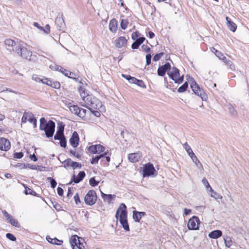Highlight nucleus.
<instances>
[{
	"label": "nucleus",
	"instance_id": "33",
	"mask_svg": "<svg viewBox=\"0 0 249 249\" xmlns=\"http://www.w3.org/2000/svg\"><path fill=\"white\" fill-rule=\"evenodd\" d=\"M133 218L134 220L136 222H140L141 217L139 214V212L136 210L133 211Z\"/></svg>",
	"mask_w": 249,
	"mask_h": 249
},
{
	"label": "nucleus",
	"instance_id": "32",
	"mask_svg": "<svg viewBox=\"0 0 249 249\" xmlns=\"http://www.w3.org/2000/svg\"><path fill=\"white\" fill-rule=\"evenodd\" d=\"M4 44L6 46H9V47H13V48H15L18 45H16L15 42L11 39H5L4 41Z\"/></svg>",
	"mask_w": 249,
	"mask_h": 249
},
{
	"label": "nucleus",
	"instance_id": "8",
	"mask_svg": "<svg viewBox=\"0 0 249 249\" xmlns=\"http://www.w3.org/2000/svg\"><path fill=\"white\" fill-rule=\"evenodd\" d=\"M183 147L185 150L186 151L188 154L189 155L190 157L192 160L193 161L196 165H197L198 164H199L201 166H202V164L200 163L194 152L193 151L192 149H191V147L189 145L188 143L186 142L183 144Z\"/></svg>",
	"mask_w": 249,
	"mask_h": 249
},
{
	"label": "nucleus",
	"instance_id": "46",
	"mask_svg": "<svg viewBox=\"0 0 249 249\" xmlns=\"http://www.w3.org/2000/svg\"><path fill=\"white\" fill-rule=\"evenodd\" d=\"M8 222L13 226L15 227H19V224L18 221L16 220L15 219L13 218V217L10 218Z\"/></svg>",
	"mask_w": 249,
	"mask_h": 249
},
{
	"label": "nucleus",
	"instance_id": "35",
	"mask_svg": "<svg viewBox=\"0 0 249 249\" xmlns=\"http://www.w3.org/2000/svg\"><path fill=\"white\" fill-rule=\"evenodd\" d=\"M228 110L230 114L234 117H236L238 115L237 111L234 109L233 107L230 105L228 107Z\"/></svg>",
	"mask_w": 249,
	"mask_h": 249
},
{
	"label": "nucleus",
	"instance_id": "41",
	"mask_svg": "<svg viewBox=\"0 0 249 249\" xmlns=\"http://www.w3.org/2000/svg\"><path fill=\"white\" fill-rule=\"evenodd\" d=\"M73 161L70 158L65 160L63 162L64 163V167L67 168L69 167H71Z\"/></svg>",
	"mask_w": 249,
	"mask_h": 249
},
{
	"label": "nucleus",
	"instance_id": "47",
	"mask_svg": "<svg viewBox=\"0 0 249 249\" xmlns=\"http://www.w3.org/2000/svg\"><path fill=\"white\" fill-rule=\"evenodd\" d=\"M87 111L86 109L80 108V110H79L78 112L79 117L80 118H84L86 116Z\"/></svg>",
	"mask_w": 249,
	"mask_h": 249
},
{
	"label": "nucleus",
	"instance_id": "39",
	"mask_svg": "<svg viewBox=\"0 0 249 249\" xmlns=\"http://www.w3.org/2000/svg\"><path fill=\"white\" fill-rule=\"evenodd\" d=\"M99 183V181L95 179V177H92L89 180V184L92 187L97 186Z\"/></svg>",
	"mask_w": 249,
	"mask_h": 249
},
{
	"label": "nucleus",
	"instance_id": "64",
	"mask_svg": "<svg viewBox=\"0 0 249 249\" xmlns=\"http://www.w3.org/2000/svg\"><path fill=\"white\" fill-rule=\"evenodd\" d=\"M52 87L56 89H58L60 88V84L58 81H53Z\"/></svg>",
	"mask_w": 249,
	"mask_h": 249
},
{
	"label": "nucleus",
	"instance_id": "27",
	"mask_svg": "<svg viewBox=\"0 0 249 249\" xmlns=\"http://www.w3.org/2000/svg\"><path fill=\"white\" fill-rule=\"evenodd\" d=\"M86 174L85 172L83 171H80L77 176H75V178H74L75 181H74V183H78L81 182L85 177Z\"/></svg>",
	"mask_w": 249,
	"mask_h": 249
},
{
	"label": "nucleus",
	"instance_id": "30",
	"mask_svg": "<svg viewBox=\"0 0 249 249\" xmlns=\"http://www.w3.org/2000/svg\"><path fill=\"white\" fill-rule=\"evenodd\" d=\"M69 107V109L71 111V112L79 116V110H80V107L77 106V105H72V106H70V107Z\"/></svg>",
	"mask_w": 249,
	"mask_h": 249
},
{
	"label": "nucleus",
	"instance_id": "1",
	"mask_svg": "<svg viewBox=\"0 0 249 249\" xmlns=\"http://www.w3.org/2000/svg\"><path fill=\"white\" fill-rule=\"evenodd\" d=\"M126 206L124 203H121L115 213V218L119 220L122 227L126 231H129V226L127 219Z\"/></svg>",
	"mask_w": 249,
	"mask_h": 249
},
{
	"label": "nucleus",
	"instance_id": "34",
	"mask_svg": "<svg viewBox=\"0 0 249 249\" xmlns=\"http://www.w3.org/2000/svg\"><path fill=\"white\" fill-rule=\"evenodd\" d=\"M188 88V83L187 82L184 83L183 85L179 87L178 89V92L179 93H182L185 92Z\"/></svg>",
	"mask_w": 249,
	"mask_h": 249
},
{
	"label": "nucleus",
	"instance_id": "45",
	"mask_svg": "<svg viewBox=\"0 0 249 249\" xmlns=\"http://www.w3.org/2000/svg\"><path fill=\"white\" fill-rule=\"evenodd\" d=\"M202 182L206 186V187L207 188V189L210 188V191L213 192V190L212 188L211 187L209 183L208 182V180L206 179V178H204L202 179Z\"/></svg>",
	"mask_w": 249,
	"mask_h": 249
},
{
	"label": "nucleus",
	"instance_id": "11",
	"mask_svg": "<svg viewBox=\"0 0 249 249\" xmlns=\"http://www.w3.org/2000/svg\"><path fill=\"white\" fill-rule=\"evenodd\" d=\"M88 149L90 153L95 154L104 152L105 147L101 144H95L89 146Z\"/></svg>",
	"mask_w": 249,
	"mask_h": 249
},
{
	"label": "nucleus",
	"instance_id": "5",
	"mask_svg": "<svg viewBox=\"0 0 249 249\" xmlns=\"http://www.w3.org/2000/svg\"><path fill=\"white\" fill-rule=\"evenodd\" d=\"M142 174L143 178L156 177L158 174V172L155 169L153 164L148 162L143 165Z\"/></svg>",
	"mask_w": 249,
	"mask_h": 249
},
{
	"label": "nucleus",
	"instance_id": "19",
	"mask_svg": "<svg viewBox=\"0 0 249 249\" xmlns=\"http://www.w3.org/2000/svg\"><path fill=\"white\" fill-rule=\"evenodd\" d=\"M227 25L228 29L231 31L234 32L236 30L237 25L228 17H226Z\"/></svg>",
	"mask_w": 249,
	"mask_h": 249
},
{
	"label": "nucleus",
	"instance_id": "25",
	"mask_svg": "<svg viewBox=\"0 0 249 249\" xmlns=\"http://www.w3.org/2000/svg\"><path fill=\"white\" fill-rule=\"evenodd\" d=\"M46 240L48 242L52 244L61 245L63 243V241L56 238V237L52 238L49 235L46 236Z\"/></svg>",
	"mask_w": 249,
	"mask_h": 249
},
{
	"label": "nucleus",
	"instance_id": "57",
	"mask_svg": "<svg viewBox=\"0 0 249 249\" xmlns=\"http://www.w3.org/2000/svg\"><path fill=\"white\" fill-rule=\"evenodd\" d=\"M140 33L137 31L132 34L131 38L133 40H135L136 39L140 37Z\"/></svg>",
	"mask_w": 249,
	"mask_h": 249
},
{
	"label": "nucleus",
	"instance_id": "53",
	"mask_svg": "<svg viewBox=\"0 0 249 249\" xmlns=\"http://www.w3.org/2000/svg\"><path fill=\"white\" fill-rule=\"evenodd\" d=\"M151 58L152 55L150 53H147L146 55L145 58H146V65L147 66L151 64Z\"/></svg>",
	"mask_w": 249,
	"mask_h": 249
},
{
	"label": "nucleus",
	"instance_id": "20",
	"mask_svg": "<svg viewBox=\"0 0 249 249\" xmlns=\"http://www.w3.org/2000/svg\"><path fill=\"white\" fill-rule=\"evenodd\" d=\"M93 103L89 107V108H91L96 109H100L102 107V103L98 98L92 99Z\"/></svg>",
	"mask_w": 249,
	"mask_h": 249
},
{
	"label": "nucleus",
	"instance_id": "6",
	"mask_svg": "<svg viewBox=\"0 0 249 249\" xmlns=\"http://www.w3.org/2000/svg\"><path fill=\"white\" fill-rule=\"evenodd\" d=\"M83 239L80 238L76 235H72L70 239V243L72 248V249H87L85 247L86 243L81 242Z\"/></svg>",
	"mask_w": 249,
	"mask_h": 249
},
{
	"label": "nucleus",
	"instance_id": "23",
	"mask_svg": "<svg viewBox=\"0 0 249 249\" xmlns=\"http://www.w3.org/2000/svg\"><path fill=\"white\" fill-rule=\"evenodd\" d=\"M107 152H105L99 155L93 156L92 159L90 160V163L92 165L98 163V161L102 158H104L106 155H107Z\"/></svg>",
	"mask_w": 249,
	"mask_h": 249
},
{
	"label": "nucleus",
	"instance_id": "58",
	"mask_svg": "<svg viewBox=\"0 0 249 249\" xmlns=\"http://www.w3.org/2000/svg\"><path fill=\"white\" fill-rule=\"evenodd\" d=\"M29 116L30 117H28V121L30 123L33 124L34 121L36 120V117L34 116L32 113L30 112Z\"/></svg>",
	"mask_w": 249,
	"mask_h": 249
},
{
	"label": "nucleus",
	"instance_id": "24",
	"mask_svg": "<svg viewBox=\"0 0 249 249\" xmlns=\"http://www.w3.org/2000/svg\"><path fill=\"white\" fill-rule=\"evenodd\" d=\"M109 29L112 33H115L117 29V21L115 18H112L109 23Z\"/></svg>",
	"mask_w": 249,
	"mask_h": 249
},
{
	"label": "nucleus",
	"instance_id": "60",
	"mask_svg": "<svg viewBox=\"0 0 249 249\" xmlns=\"http://www.w3.org/2000/svg\"><path fill=\"white\" fill-rule=\"evenodd\" d=\"M2 213L3 214V215L5 217V218L8 221L12 217V216L10 214H9L5 210L2 211Z\"/></svg>",
	"mask_w": 249,
	"mask_h": 249
},
{
	"label": "nucleus",
	"instance_id": "56",
	"mask_svg": "<svg viewBox=\"0 0 249 249\" xmlns=\"http://www.w3.org/2000/svg\"><path fill=\"white\" fill-rule=\"evenodd\" d=\"M135 84L139 86L140 87L142 88H146V86L142 80L138 79Z\"/></svg>",
	"mask_w": 249,
	"mask_h": 249
},
{
	"label": "nucleus",
	"instance_id": "2",
	"mask_svg": "<svg viewBox=\"0 0 249 249\" xmlns=\"http://www.w3.org/2000/svg\"><path fill=\"white\" fill-rule=\"evenodd\" d=\"M55 124L53 121L50 120L47 121L44 117L40 119L39 129L45 132L46 138L53 137L55 131Z\"/></svg>",
	"mask_w": 249,
	"mask_h": 249
},
{
	"label": "nucleus",
	"instance_id": "44",
	"mask_svg": "<svg viewBox=\"0 0 249 249\" xmlns=\"http://www.w3.org/2000/svg\"><path fill=\"white\" fill-rule=\"evenodd\" d=\"M65 126V124H64L62 122L59 123L57 127V131L64 132Z\"/></svg>",
	"mask_w": 249,
	"mask_h": 249
},
{
	"label": "nucleus",
	"instance_id": "12",
	"mask_svg": "<svg viewBox=\"0 0 249 249\" xmlns=\"http://www.w3.org/2000/svg\"><path fill=\"white\" fill-rule=\"evenodd\" d=\"M55 24L57 25V29L59 31L63 30L65 27V23L63 18L62 14H59L57 16L55 21Z\"/></svg>",
	"mask_w": 249,
	"mask_h": 249
},
{
	"label": "nucleus",
	"instance_id": "3",
	"mask_svg": "<svg viewBox=\"0 0 249 249\" xmlns=\"http://www.w3.org/2000/svg\"><path fill=\"white\" fill-rule=\"evenodd\" d=\"M186 77L187 79L188 80L190 79V81L191 82L190 87L194 94L197 95L198 96L201 98L202 100L206 101L207 98V95L205 93L204 90L200 89L198 85L193 77H191L189 75H187Z\"/></svg>",
	"mask_w": 249,
	"mask_h": 249
},
{
	"label": "nucleus",
	"instance_id": "10",
	"mask_svg": "<svg viewBox=\"0 0 249 249\" xmlns=\"http://www.w3.org/2000/svg\"><path fill=\"white\" fill-rule=\"evenodd\" d=\"M171 69V64L169 62H166L164 65L159 67L157 70V74L160 76H164L166 72L169 71Z\"/></svg>",
	"mask_w": 249,
	"mask_h": 249
},
{
	"label": "nucleus",
	"instance_id": "21",
	"mask_svg": "<svg viewBox=\"0 0 249 249\" xmlns=\"http://www.w3.org/2000/svg\"><path fill=\"white\" fill-rule=\"evenodd\" d=\"M222 235V232L219 230H213L210 232L208 235L212 239H217Z\"/></svg>",
	"mask_w": 249,
	"mask_h": 249
},
{
	"label": "nucleus",
	"instance_id": "31",
	"mask_svg": "<svg viewBox=\"0 0 249 249\" xmlns=\"http://www.w3.org/2000/svg\"><path fill=\"white\" fill-rule=\"evenodd\" d=\"M222 60L231 70H235V66L231 60L227 59L226 57H223Z\"/></svg>",
	"mask_w": 249,
	"mask_h": 249
},
{
	"label": "nucleus",
	"instance_id": "14",
	"mask_svg": "<svg viewBox=\"0 0 249 249\" xmlns=\"http://www.w3.org/2000/svg\"><path fill=\"white\" fill-rule=\"evenodd\" d=\"M79 137L77 132L74 131L70 139V144L73 147L76 148L79 145Z\"/></svg>",
	"mask_w": 249,
	"mask_h": 249
},
{
	"label": "nucleus",
	"instance_id": "43",
	"mask_svg": "<svg viewBox=\"0 0 249 249\" xmlns=\"http://www.w3.org/2000/svg\"><path fill=\"white\" fill-rule=\"evenodd\" d=\"M164 54L163 52L155 54L153 56V60L155 62L159 61Z\"/></svg>",
	"mask_w": 249,
	"mask_h": 249
},
{
	"label": "nucleus",
	"instance_id": "49",
	"mask_svg": "<svg viewBox=\"0 0 249 249\" xmlns=\"http://www.w3.org/2000/svg\"><path fill=\"white\" fill-rule=\"evenodd\" d=\"M29 114L30 112H24L21 118L22 123L25 124L27 122V120L28 121V117H30Z\"/></svg>",
	"mask_w": 249,
	"mask_h": 249
},
{
	"label": "nucleus",
	"instance_id": "37",
	"mask_svg": "<svg viewBox=\"0 0 249 249\" xmlns=\"http://www.w3.org/2000/svg\"><path fill=\"white\" fill-rule=\"evenodd\" d=\"M24 193L26 195H31L34 196H38V194L34 190H33L32 189L29 188L28 187L25 188V190L24 191Z\"/></svg>",
	"mask_w": 249,
	"mask_h": 249
},
{
	"label": "nucleus",
	"instance_id": "15",
	"mask_svg": "<svg viewBox=\"0 0 249 249\" xmlns=\"http://www.w3.org/2000/svg\"><path fill=\"white\" fill-rule=\"evenodd\" d=\"M127 41L124 36L119 37L115 40V46L117 48H121L126 44Z\"/></svg>",
	"mask_w": 249,
	"mask_h": 249
},
{
	"label": "nucleus",
	"instance_id": "38",
	"mask_svg": "<svg viewBox=\"0 0 249 249\" xmlns=\"http://www.w3.org/2000/svg\"><path fill=\"white\" fill-rule=\"evenodd\" d=\"M128 23L127 19H122L120 23L121 28L123 30H125L127 27Z\"/></svg>",
	"mask_w": 249,
	"mask_h": 249
},
{
	"label": "nucleus",
	"instance_id": "4",
	"mask_svg": "<svg viewBox=\"0 0 249 249\" xmlns=\"http://www.w3.org/2000/svg\"><path fill=\"white\" fill-rule=\"evenodd\" d=\"M13 51L23 58L30 61L31 60L32 52L21 44H18L15 48H13Z\"/></svg>",
	"mask_w": 249,
	"mask_h": 249
},
{
	"label": "nucleus",
	"instance_id": "18",
	"mask_svg": "<svg viewBox=\"0 0 249 249\" xmlns=\"http://www.w3.org/2000/svg\"><path fill=\"white\" fill-rule=\"evenodd\" d=\"M141 155L138 153H133L128 154V159L131 162H137L140 159Z\"/></svg>",
	"mask_w": 249,
	"mask_h": 249
},
{
	"label": "nucleus",
	"instance_id": "59",
	"mask_svg": "<svg viewBox=\"0 0 249 249\" xmlns=\"http://www.w3.org/2000/svg\"><path fill=\"white\" fill-rule=\"evenodd\" d=\"M41 76H38L36 74H33L32 76L33 80L36 81L37 82H41L42 78Z\"/></svg>",
	"mask_w": 249,
	"mask_h": 249
},
{
	"label": "nucleus",
	"instance_id": "22",
	"mask_svg": "<svg viewBox=\"0 0 249 249\" xmlns=\"http://www.w3.org/2000/svg\"><path fill=\"white\" fill-rule=\"evenodd\" d=\"M101 195L104 201L107 202L108 203H110L111 201L114 199L115 197V195H111V194H106L102 192L101 191Z\"/></svg>",
	"mask_w": 249,
	"mask_h": 249
},
{
	"label": "nucleus",
	"instance_id": "7",
	"mask_svg": "<svg viewBox=\"0 0 249 249\" xmlns=\"http://www.w3.org/2000/svg\"><path fill=\"white\" fill-rule=\"evenodd\" d=\"M97 196L96 192L93 190L89 191L84 197L85 203L89 206H92L97 201Z\"/></svg>",
	"mask_w": 249,
	"mask_h": 249
},
{
	"label": "nucleus",
	"instance_id": "50",
	"mask_svg": "<svg viewBox=\"0 0 249 249\" xmlns=\"http://www.w3.org/2000/svg\"><path fill=\"white\" fill-rule=\"evenodd\" d=\"M6 237L9 240L12 241H15L17 239L16 236L11 233H7L6 234Z\"/></svg>",
	"mask_w": 249,
	"mask_h": 249
},
{
	"label": "nucleus",
	"instance_id": "52",
	"mask_svg": "<svg viewBox=\"0 0 249 249\" xmlns=\"http://www.w3.org/2000/svg\"><path fill=\"white\" fill-rule=\"evenodd\" d=\"M81 167H82V165L80 163L73 161L71 167L73 169H75L77 168L80 169L81 168Z\"/></svg>",
	"mask_w": 249,
	"mask_h": 249
},
{
	"label": "nucleus",
	"instance_id": "48",
	"mask_svg": "<svg viewBox=\"0 0 249 249\" xmlns=\"http://www.w3.org/2000/svg\"><path fill=\"white\" fill-rule=\"evenodd\" d=\"M59 144L60 146L63 148H65L67 146V140L66 137L59 140Z\"/></svg>",
	"mask_w": 249,
	"mask_h": 249
},
{
	"label": "nucleus",
	"instance_id": "26",
	"mask_svg": "<svg viewBox=\"0 0 249 249\" xmlns=\"http://www.w3.org/2000/svg\"><path fill=\"white\" fill-rule=\"evenodd\" d=\"M65 76L68 77L70 78L74 79L76 82H79V77H76V75L74 72H71L69 70H67L66 71V72H65Z\"/></svg>",
	"mask_w": 249,
	"mask_h": 249
},
{
	"label": "nucleus",
	"instance_id": "40",
	"mask_svg": "<svg viewBox=\"0 0 249 249\" xmlns=\"http://www.w3.org/2000/svg\"><path fill=\"white\" fill-rule=\"evenodd\" d=\"M47 180L49 181V182L50 183L51 187L53 189H54L56 187V185H57V182L54 178H51V177H48L47 178Z\"/></svg>",
	"mask_w": 249,
	"mask_h": 249
},
{
	"label": "nucleus",
	"instance_id": "13",
	"mask_svg": "<svg viewBox=\"0 0 249 249\" xmlns=\"http://www.w3.org/2000/svg\"><path fill=\"white\" fill-rule=\"evenodd\" d=\"M11 147L10 141L4 138H0V150L7 151Z\"/></svg>",
	"mask_w": 249,
	"mask_h": 249
},
{
	"label": "nucleus",
	"instance_id": "36",
	"mask_svg": "<svg viewBox=\"0 0 249 249\" xmlns=\"http://www.w3.org/2000/svg\"><path fill=\"white\" fill-rule=\"evenodd\" d=\"M65 137L64 132H60L56 131L54 136V139L55 140H59Z\"/></svg>",
	"mask_w": 249,
	"mask_h": 249
},
{
	"label": "nucleus",
	"instance_id": "17",
	"mask_svg": "<svg viewBox=\"0 0 249 249\" xmlns=\"http://www.w3.org/2000/svg\"><path fill=\"white\" fill-rule=\"evenodd\" d=\"M179 70L175 67L172 68V71H168V75L169 77L174 81L175 79L179 76Z\"/></svg>",
	"mask_w": 249,
	"mask_h": 249
},
{
	"label": "nucleus",
	"instance_id": "63",
	"mask_svg": "<svg viewBox=\"0 0 249 249\" xmlns=\"http://www.w3.org/2000/svg\"><path fill=\"white\" fill-rule=\"evenodd\" d=\"M142 50L146 52V53H149L151 51V49L149 47H148L147 45H145V44H143L142 46Z\"/></svg>",
	"mask_w": 249,
	"mask_h": 249
},
{
	"label": "nucleus",
	"instance_id": "55",
	"mask_svg": "<svg viewBox=\"0 0 249 249\" xmlns=\"http://www.w3.org/2000/svg\"><path fill=\"white\" fill-rule=\"evenodd\" d=\"M24 156V154L22 152H15L14 154V158L16 159H20L22 158Z\"/></svg>",
	"mask_w": 249,
	"mask_h": 249
},
{
	"label": "nucleus",
	"instance_id": "54",
	"mask_svg": "<svg viewBox=\"0 0 249 249\" xmlns=\"http://www.w3.org/2000/svg\"><path fill=\"white\" fill-rule=\"evenodd\" d=\"M78 91L80 94V96H81V98L83 100V97L87 96V95H86V94L85 92V89L83 87H80L78 88Z\"/></svg>",
	"mask_w": 249,
	"mask_h": 249
},
{
	"label": "nucleus",
	"instance_id": "9",
	"mask_svg": "<svg viewBox=\"0 0 249 249\" xmlns=\"http://www.w3.org/2000/svg\"><path fill=\"white\" fill-rule=\"evenodd\" d=\"M200 223L198 217L196 216H193L191 218L188 222V228L190 230H196L198 229V225Z\"/></svg>",
	"mask_w": 249,
	"mask_h": 249
},
{
	"label": "nucleus",
	"instance_id": "16",
	"mask_svg": "<svg viewBox=\"0 0 249 249\" xmlns=\"http://www.w3.org/2000/svg\"><path fill=\"white\" fill-rule=\"evenodd\" d=\"M96 98H97L92 95L88 94L86 96H84L83 100L85 102V105L83 106L89 109L90 108H89V107L93 103L92 99Z\"/></svg>",
	"mask_w": 249,
	"mask_h": 249
},
{
	"label": "nucleus",
	"instance_id": "28",
	"mask_svg": "<svg viewBox=\"0 0 249 249\" xmlns=\"http://www.w3.org/2000/svg\"><path fill=\"white\" fill-rule=\"evenodd\" d=\"M50 68L52 69V70L54 71H60L61 73H62L65 75V72H66V71H67V70L64 69V68L57 65H50Z\"/></svg>",
	"mask_w": 249,
	"mask_h": 249
},
{
	"label": "nucleus",
	"instance_id": "61",
	"mask_svg": "<svg viewBox=\"0 0 249 249\" xmlns=\"http://www.w3.org/2000/svg\"><path fill=\"white\" fill-rule=\"evenodd\" d=\"M45 34H49L50 32V26L49 24H46L45 27H43V30H42Z\"/></svg>",
	"mask_w": 249,
	"mask_h": 249
},
{
	"label": "nucleus",
	"instance_id": "51",
	"mask_svg": "<svg viewBox=\"0 0 249 249\" xmlns=\"http://www.w3.org/2000/svg\"><path fill=\"white\" fill-rule=\"evenodd\" d=\"M184 80V75L180 76V74H179V76L178 78L175 79L174 82L176 84H181L183 82Z\"/></svg>",
	"mask_w": 249,
	"mask_h": 249
},
{
	"label": "nucleus",
	"instance_id": "42",
	"mask_svg": "<svg viewBox=\"0 0 249 249\" xmlns=\"http://www.w3.org/2000/svg\"><path fill=\"white\" fill-rule=\"evenodd\" d=\"M121 136L125 141H126V139L130 136V134L127 130L122 131L121 132Z\"/></svg>",
	"mask_w": 249,
	"mask_h": 249
},
{
	"label": "nucleus",
	"instance_id": "62",
	"mask_svg": "<svg viewBox=\"0 0 249 249\" xmlns=\"http://www.w3.org/2000/svg\"><path fill=\"white\" fill-rule=\"evenodd\" d=\"M140 45V43H139L136 40H135L131 45V48L134 50L137 49Z\"/></svg>",
	"mask_w": 249,
	"mask_h": 249
},
{
	"label": "nucleus",
	"instance_id": "29",
	"mask_svg": "<svg viewBox=\"0 0 249 249\" xmlns=\"http://www.w3.org/2000/svg\"><path fill=\"white\" fill-rule=\"evenodd\" d=\"M231 238V237L228 235H224L223 236L225 246L228 248H230L232 244Z\"/></svg>",
	"mask_w": 249,
	"mask_h": 249
}]
</instances>
